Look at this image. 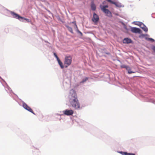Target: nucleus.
I'll use <instances>...</instances> for the list:
<instances>
[{
	"label": "nucleus",
	"mask_w": 155,
	"mask_h": 155,
	"mask_svg": "<svg viewBox=\"0 0 155 155\" xmlns=\"http://www.w3.org/2000/svg\"><path fill=\"white\" fill-rule=\"evenodd\" d=\"M100 7L103 12L105 13H107V5H106V2H104L102 4L100 5Z\"/></svg>",
	"instance_id": "obj_6"
},
{
	"label": "nucleus",
	"mask_w": 155,
	"mask_h": 155,
	"mask_svg": "<svg viewBox=\"0 0 155 155\" xmlns=\"http://www.w3.org/2000/svg\"><path fill=\"white\" fill-rule=\"evenodd\" d=\"M128 155H135V154L132 153H129Z\"/></svg>",
	"instance_id": "obj_24"
},
{
	"label": "nucleus",
	"mask_w": 155,
	"mask_h": 155,
	"mask_svg": "<svg viewBox=\"0 0 155 155\" xmlns=\"http://www.w3.org/2000/svg\"><path fill=\"white\" fill-rule=\"evenodd\" d=\"M23 107L26 110H28L29 111L31 112L33 114L35 115V113L33 112V110L29 106L23 102Z\"/></svg>",
	"instance_id": "obj_5"
},
{
	"label": "nucleus",
	"mask_w": 155,
	"mask_h": 155,
	"mask_svg": "<svg viewBox=\"0 0 155 155\" xmlns=\"http://www.w3.org/2000/svg\"><path fill=\"white\" fill-rule=\"evenodd\" d=\"M120 67L122 68H125L127 69L128 67V66H127L125 65H122L120 66Z\"/></svg>",
	"instance_id": "obj_18"
},
{
	"label": "nucleus",
	"mask_w": 155,
	"mask_h": 155,
	"mask_svg": "<svg viewBox=\"0 0 155 155\" xmlns=\"http://www.w3.org/2000/svg\"><path fill=\"white\" fill-rule=\"evenodd\" d=\"M141 30L139 28L133 27L131 28V31L134 33H140Z\"/></svg>",
	"instance_id": "obj_9"
},
{
	"label": "nucleus",
	"mask_w": 155,
	"mask_h": 155,
	"mask_svg": "<svg viewBox=\"0 0 155 155\" xmlns=\"http://www.w3.org/2000/svg\"><path fill=\"white\" fill-rule=\"evenodd\" d=\"M72 23H73V24H74L75 25V26L77 28H78V27H77V26L76 25V21H74L72 22H71Z\"/></svg>",
	"instance_id": "obj_21"
},
{
	"label": "nucleus",
	"mask_w": 155,
	"mask_h": 155,
	"mask_svg": "<svg viewBox=\"0 0 155 155\" xmlns=\"http://www.w3.org/2000/svg\"><path fill=\"white\" fill-rule=\"evenodd\" d=\"M72 58L71 56H66L64 58V64L66 68L67 67L71 64Z\"/></svg>",
	"instance_id": "obj_3"
},
{
	"label": "nucleus",
	"mask_w": 155,
	"mask_h": 155,
	"mask_svg": "<svg viewBox=\"0 0 155 155\" xmlns=\"http://www.w3.org/2000/svg\"><path fill=\"white\" fill-rule=\"evenodd\" d=\"M143 26L141 27V28L144 31L147 32L148 31V28L146 26L143 25Z\"/></svg>",
	"instance_id": "obj_15"
},
{
	"label": "nucleus",
	"mask_w": 155,
	"mask_h": 155,
	"mask_svg": "<svg viewBox=\"0 0 155 155\" xmlns=\"http://www.w3.org/2000/svg\"><path fill=\"white\" fill-rule=\"evenodd\" d=\"M145 36H147L148 35H144Z\"/></svg>",
	"instance_id": "obj_25"
},
{
	"label": "nucleus",
	"mask_w": 155,
	"mask_h": 155,
	"mask_svg": "<svg viewBox=\"0 0 155 155\" xmlns=\"http://www.w3.org/2000/svg\"><path fill=\"white\" fill-rule=\"evenodd\" d=\"M88 79V78H86L85 79H84L83 80L81 81V83H83L85 81H87Z\"/></svg>",
	"instance_id": "obj_19"
},
{
	"label": "nucleus",
	"mask_w": 155,
	"mask_h": 155,
	"mask_svg": "<svg viewBox=\"0 0 155 155\" xmlns=\"http://www.w3.org/2000/svg\"><path fill=\"white\" fill-rule=\"evenodd\" d=\"M126 70L128 71V74H130L135 73V72L132 71H131V68L129 66H128V68H127Z\"/></svg>",
	"instance_id": "obj_12"
},
{
	"label": "nucleus",
	"mask_w": 155,
	"mask_h": 155,
	"mask_svg": "<svg viewBox=\"0 0 155 155\" xmlns=\"http://www.w3.org/2000/svg\"><path fill=\"white\" fill-rule=\"evenodd\" d=\"M54 56L55 57V58H56L57 60L59 59V58H58V56L55 53H54Z\"/></svg>",
	"instance_id": "obj_20"
},
{
	"label": "nucleus",
	"mask_w": 155,
	"mask_h": 155,
	"mask_svg": "<svg viewBox=\"0 0 155 155\" xmlns=\"http://www.w3.org/2000/svg\"><path fill=\"white\" fill-rule=\"evenodd\" d=\"M91 8L92 10H93V11H94L96 10V6L93 3H91Z\"/></svg>",
	"instance_id": "obj_13"
},
{
	"label": "nucleus",
	"mask_w": 155,
	"mask_h": 155,
	"mask_svg": "<svg viewBox=\"0 0 155 155\" xmlns=\"http://www.w3.org/2000/svg\"><path fill=\"white\" fill-rule=\"evenodd\" d=\"M69 102L70 104L75 109H79L80 104L78 99L76 92L74 90H71L69 95Z\"/></svg>",
	"instance_id": "obj_1"
},
{
	"label": "nucleus",
	"mask_w": 155,
	"mask_h": 155,
	"mask_svg": "<svg viewBox=\"0 0 155 155\" xmlns=\"http://www.w3.org/2000/svg\"><path fill=\"white\" fill-rule=\"evenodd\" d=\"M66 26L67 28L69 31H70L72 33H73L72 29L71 27H69L68 25H66Z\"/></svg>",
	"instance_id": "obj_14"
},
{
	"label": "nucleus",
	"mask_w": 155,
	"mask_h": 155,
	"mask_svg": "<svg viewBox=\"0 0 155 155\" xmlns=\"http://www.w3.org/2000/svg\"><path fill=\"white\" fill-rule=\"evenodd\" d=\"M146 39L147 40L151 41L152 42H154V40L152 38H146Z\"/></svg>",
	"instance_id": "obj_17"
},
{
	"label": "nucleus",
	"mask_w": 155,
	"mask_h": 155,
	"mask_svg": "<svg viewBox=\"0 0 155 155\" xmlns=\"http://www.w3.org/2000/svg\"><path fill=\"white\" fill-rule=\"evenodd\" d=\"M99 16L95 13H94L93 15V17L92 18V21L95 24H96L98 21H99Z\"/></svg>",
	"instance_id": "obj_4"
},
{
	"label": "nucleus",
	"mask_w": 155,
	"mask_h": 155,
	"mask_svg": "<svg viewBox=\"0 0 155 155\" xmlns=\"http://www.w3.org/2000/svg\"><path fill=\"white\" fill-rule=\"evenodd\" d=\"M58 63L60 65V67L62 69L63 68H64V66L63 65V63L61 61L60 59L57 60Z\"/></svg>",
	"instance_id": "obj_11"
},
{
	"label": "nucleus",
	"mask_w": 155,
	"mask_h": 155,
	"mask_svg": "<svg viewBox=\"0 0 155 155\" xmlns=\"http://www.w3.org/2000/svg\"><path fill=\"white\" fill-rule=\"evenodd\" d=\"M11 14L12 15L13 18L17 19H18L19 20L21 21V19H24V20H25L26 21H22V22H29L31 21V20H29L28 19L22 17L20 15H19L18 14L15 13L14 12H11Z\"/></svg>",
	"instance_id": "obj_2"
},
{
	"label": "nucleus",
	"mask_w": 155,
	"mask_h": 155,
	"mask_svg": "<svg viewBox=\"0 0 155 155\" xmlns=\"http://www.w3.org/2000/svg\"><path fill=\"white\" fill-rule=\"evenodd\" d=\"M123 154L125 155H128V154L129 153H127V152H123Z\"/></svg>",
	"instance_id": "obj_22"
},
{
	"label": "nucleus",
	"mask_w": 155,
	"mask_h": 155,
	"mask_svg": "<svg viewBox=\"0 0 155 155\" xmlns=\"http://www.w3.org/2000/svg\"><path fill=\"white\" fill-rule=\"evenodd\" d=\"M132 41L131 40L128 38H125L123 40L124 43H130Z\"/></svg>",
	"instance_id": "obj_10"
},
{
	"label": "nucleus",
	"mask_w": 155,
	"mask_h": 155,
	"mask_svg": "<svg viewBox=\"0 0 155 155\" xmlns=\"http://www.w3.org/2000/svg\"><path fill=\"white\" fill-rule=\"evenodd\" d=\"M153 50L155 52V46H153L152 48Z\"/></svg>",
	"instance_id": "obj_23"
},
{
	"label": "nucleus",
	"mask_w": 155,
	"mask_h": 155,
	"mask_svg": "<svg viewBox=\"0 0 155 155\" xmlns=\"http://www.w3.org/2000/svg\"><path fill=\"white\" fill-rule=\"evenodd\" d=\"M63 112L65 115L68 116L71 115L74 113V111L72 110H66L63 111Z\"/></svg>",
	"instance_id": "obj_7"
},
{
	"label": "nucleus",
	"mask_w": 155,
	"mask_h": 155,
	"mask_svg": "<svg viewBox=\"0 0 155 155\" xmlns=\"http://www.w3.org/2000/svg\"><path fill=\"white\" fill-rule=\"evenodd\" d=\"M107 2H109L110 3L115 5L117 7H121V4L119 3L114 2L111 0H107Z\"/></svg>",
	"instance_id": "obj_8"
},
{
	"label": "nucleus",
	"mask_w": 155,
	"mask_h": 155,
	"mask_svg": "<svg viewBox=\"0 0 155 155\" xmlns=\"http://www.w3.org/2000/svg\"><path fill=\"white\" fill-rule=\"evenodd\" d=\"M107 16L110 17L112 16V14L111 12L108 9H107Z\"/></svg>",
	"instance_id": "obj_16"
}]
</instances>
